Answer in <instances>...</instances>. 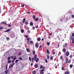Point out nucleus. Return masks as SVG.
Masks as SVG:
<instances>
[{"mask_svg":"<svg viewBox=\"0 0 74 74\" xmlns=\"http://www.w3.org/2000/svg\"><path fill=\"white\" fill-rule=\"evenodd\" d=\"M30 26H33V22H31L30 23Z\"/></svg>","mask_w":74,"mask_h":74,"instance_id":"obj_19","label":"nucleus"},{"mask_svg":"<svg viewBox=\"0 0 74 74\" xmlns=\"http://www.w3.org/2000/svg\"><path fill=\"white\" fill-rule=\"evenodd\" d=\"M62 70H64V67H62Z\"/></svg>","mask_w":74,"mask_h":74,"instance_id":"obj_46","label":"nucleus"},{"mask_svg":"<svg viewBox=\"0 0 74 74\" xmlns=\"http://www.w3.org/2000/svg\"><path fill=\"white\" fill-rule=\"evenodd\" d=\"M47 45H49L50 43L49 42H47Z\"/></svg>","mask_w":74,"mask_h":74,"instance_id":"obj_30","label":"nucleus"},{"mask_svg":"<svg viewBox=\"0 0 74 74\" xmlns=\"http://www.w3.org/2000/svg\"><path fill=\"white\" fill-rule=\"evenodd\" d=\"M33 60H34V58L33 57L32 58V63L33 62Z\"/></svg>","mask_w":74,"mask_h":74,"instance_id":"obj_34","label":"nucleus"},{"mask_svg":"<svg viewBox=\"0 0 74 74\" xmlns=\"http://www.w3.org/2000/svg\"><path fill=\"white\" fill-rule=\"evenodd\" d=\"M68 61L66 60V63L67 64L68 63Z\"/></svg>","mask_w":74,"mask_h":74,"instance_id":"obj_55","label":"nucleus"},{"mask_svg":"<svg viewBox=\"0 0 74 74\" xmlns=\"http://www.w3.org/2000/svg\"><path fill=\"white\" fill-rule=\"evenodd\" d=\"M27 43H28V44H30V41H28L27 42Z\"/></svg>","mask_w":74,"mask_h":74,"instance_id":"obj_28","label":"nucleus"},{"mask_svg":"<svg viewBox=\"0 0 74 74\" xmlns=\"http://www.w3.org/2000/svg\"><path fill=\"white\" fill-rule=\"evenodd\" d=\"M46 51L47 53H49V54L50 53V52H49V50H48V49H47Z\"/></svg>","mask_w":74,"mask_h":74,"instance_id":"obj_21","label":"nucleus"},{"mask_svg":"<svg viewBox=\"0 0 74 74\" xmlns=\"http://www.w3.org/2000/svg\"><path fill=\"white\" fill-rule=\"evenodd\" d=\"M47 59L48 60V59H49V54L47 55Z\"/></svg>","mask_w":74,"mask_h":74,"instance_id":"obj_20","label":"nucleus"},{"mask_svg":"<svg viewBox=\"0 0 74 74\" xmlns=\"http://www.w3.org/2000/svg\"><path fill=\"white\" fill-rule=\"evenodd\" d=\"M45 62L46 63H48V60H47V58L45 59Z\"/></svg>","mask_w":74,"mask_h":74,"instance_id":"obj_33","label":"nucleus"},{"mask_svg":"<svg viewBox=\"0 0 74 74\" xmlns=\"http://www.w3.org/2000/svg\"><path fill=\"white\" fill-rule=\"evenodd\" d=\"M24 6H25V5H21V7H24Z\"/></svg>","mask_w":74,"mask_h":74,"instance_id":"obj_51","label":"nucleus"},{"mask_svg":"<svg viewBox=\"0 0 74 74\" xmlns=\"http://www.w3.org/2000/svg\"><path fill=\"white\" fill-rule=\"evenodd\" d=\"M11 60H9L8 62V63H11Z\"/></svg>","mask_w":74,"mask_h":74,"instance_id":"obj_26","label":"nucleus"},{"mask_svg":"<svg viewBox=\"0 0 74 74\" xmlns=\"http://www.w3.org/2000/svg\"><path fill=\"white\" fill-rule=\"evenodd\" d=\"M11 29H7V30H6L5 31V32H10V31L11 30Z\"/></svg>","mask_w":74,"mask_h":74,"instance_id":"obj_6","label":"nucleus"},{"mask_svg":"<svg viewBox=\"0 0 74 74\" xmlns=\"http://www.w3.org/2000/svg\"><path fill=\"white\" fill-rule=\"evenodd\" d=\"M14 64H15V62H14L13 64H12V67H13V66L14 65Z\"/></svg>","mask_w":74,"mask_h":74,"instance_id":"obj_32","label":"nucleus"},{"mask_svg":"<svg viewBox=\"0 0 74 74\" xmlns=\"http://www.w3.org/2000/svg\"><path fill=\"white\" fill-rule=\"evenodd\" d=\"M11 59V58L10 57H8V60H9V59Z\"/></svg>","mask_w":74,"mask_h":74,"instance_id":"obj_41","label":"nucleus"},{"mask_svg":"<svg viewBox=\"0 0 74 74\" xmlns=\"http://www.w3.org/2000/svg\"><path fill=\"white\" fill-rule=\"evenodd\" d=\"M70 39L71 40H74V38L72 36H71V37H70Z\"/></svg>","mask_w":74,"mask_h":74,"instance_id":"obj_9","label":"nucleus"},{"mask_svg":"<svg viewBox=\"0 0 74 74\" xmlns=\"http://www.w3.org/2000/svg\"><path fill=\"white\" fill-rule=\"evenodd\" d=\"M7 66H8V65H7L6 66V69H7Z\"/></svg>","mask_w":74,"mask_h":74,"instance_id":"obj_62","label":"nucleus"},{"mask_svg":"<svg viewBox=\"0 0 74 74\" xmlns=\"http://www.w3.org/2000/svg\"><path fill=\"white\" fill-rule=\"evenodd\" d=\"M16 56H15L13 58V60H16Z\"/></svg>","mask_w":74,"mask_h":74,"instance_id":"obj_17","label":"nucleus"},{"mask_svg":"<svg viewBox=\"0 0 74 74\" xmlns=\"http://www.w3.org/2000/svg\"><path fill=\"white\" fill-rule=\"evenodd\" d=\"M52 59H53V57L52 56H51L50 58V60H52Z\"/></svg>","mask_w":74,"mask_h":74,"instance_id":"obj_35","label":"nucleus"},{"mask_svg":"<svg viewBox=\"0 0 74 74\" xmlns=\"http://www.w3.org/2000/svg\"><path fill=\"white\" fill-rule=\"evenodd\" d=\"M44 38H42V41H44Z\"/></svg>","mask_w":74,"mask_h":74,"instance_id":"obj_60","label":"nucleus"},{"mask_svg":"<svg viewBox=\"0 0 74 74\" xmlns=\"http://www.w3.org/2000/svg\"><path fill=\"white\" fill-rule=\"evenodd\" d=\"M18 59H20V60H22V58L21 57V58H19Z\"/></svg>","mask_w":74,"mask_h":74,"instance_id":"obj_37","label":"nucleus"},{"mask_svg":"<svg viewBox=\"0 0 74 74\" xmlns=\"http://www.w3.org/2000/svg\"><path fill=\"white\" fill-rule=\"evenodd\" d=\"M72 36L73 37H74V33H73L72 34Z\"/></svg>","mask_w":74,"mask_h":74,"instance_id":"obj_50","label":"nucleus"},{"mask_svg":"<svg viewBox=\"0 0 74 74\" xmlns=\"http://www.w3.org/2000/svg\"><path fill=\"white\" fill-rule=\"evenodd\" d=\"M11 67H12V64H11L10 66L9 67V69H10V68H11Z\"/></svg>","mask_w":74,"mask_h":74,"instance_id":"obj_36","label":"nucleus"},{"mask_svg":"<svg viewBox=\"0 0 74 74\" xmlns=\"http://www.w3.org/2000/svg\"><path fill=\"white\" fill-rule=\"evenodd\" d=\"M38 28V25H37L36 26V29H37Z\"/></svg>","mask_w":74,"mask_h":74,"instance_id":"obj_54","label":"nucleus"},{"mask_svg":"<svg viewBox=\"0 0 74 74\" xmlns=\"http://www.w3.org/2000/svg\"><path fill=\"white\" fill-rule=\"evenodd\" d=\"M27 51L29 52H30V49H29V48H27L26 49Z\"/></svg>","mask_w":74,"mask_h":74,"instance_id":"obj_15","label":"nucleus"},{"mask_svg":"<svg viewBox=\"0 0 74 74\" xmlns=\"http://www.w3.org/2000/svg\"><path fill=\"white\" fill-rule=\"evenodd\" d=\"M35 47L36 48H38L39 46L38 45V44L36 43L35 44Z\"/></svg>","mask_w":74,"mask_h":74,"instance_id":"obj_7","label":"nucleus"},{"mask_svg":"<svg viewBox=\"0 0 74 74\" xmlns=\"http://www.w3.org/2000/svg\"><path fill=\"white\" fill-rule=\"evenodd\" d=\"M11 24L9 25H8V27H11Z\"/></svg>","mask_w":74,"mask_h":74,"instance_id":"obj_49","label":"nucleus"},{"mask_svg":"<svg viewBox=\"0 0 74 74\" xmlns=\"http://www.w3.org/2000/svg\"><path fill=\"white\" fill-rule=\"evenodd\" d=\"M35 27H32V29H33V30H34V29H35Z\"/></svg>","mask_w":74,"mask_h":74,"instance_id":"obj_39","label":"nucleus"},{"mask_svg":"<svg viewBox=\"0 0 74 74\" xmlns=\"http://www.w3.org/2000/svg\"><path fill=\"white\" fill-rule=\"evenodd\" d=\"M30 42V43H31V44H33V41H31Z\"/></svg>","mask_w":74,"mask_h":74,"instance_id":"obj_58","label":"nucleus"},{"mask_svg":"<svg viewBox=\"0 0 74 74\" xmlns=\"http://www.w3.org/2000/svg\"><path fill=\"white\" fill-rule=\"evenodd\" d=\"M73 57V55H71L70 56V58H72Z\"/></svg>","mask_w":74,"mask_h":74,"instance_id":"obj_45","label":"nucleus"},{"mask_svg":"<svg viewBox=\"0 0 74 74\" xmlns=\"http://www.w3.org/2000/svg\"><path fill=\"white\" fill-rule=\"evenodd\" d=\"M70 67L71 68H72V67H73V65L72 64L70 65Z\"/></svg>","mask_w":74,"mask_h":74,"instance_id":"obj_29","label":"nucleus"},{"mask_svg":"<svg viewBox=\"0 0 74 74\" xmlns=\"http://www.w3.org/2000/svg\"><path fill=\"white\" fill-rule=\"evenodd\" d=\"M45 70L44 69H41L40 70V73L41 74H43L44 73V72L43 71H44V70Z\"/></svg>","mask_w":74,"mask_h":74,"instance_id":"obj_2","label":"nucleus"},{"mask_svg":"<svg viewBox=\"0 0 74 74\" xmlns=\"http://www.w3.org/2000/svg\"><path fill=\"white\" fill-rule=\"evenodd\" d=\"M40 69H45V67L44 66L43 67V66H42V65H41L40 66Z\"/></svg>","mask_w":74,"mask_h":74,"instance_id":"obj_5","label":"nucleus"},{"mask_svg":"<svg viewBox=\"0 0 74 74\" xmlns=\"http://www.w3.org/2000/svg\"><path fill=\"white\" fill-rule=\"evenodd\" d=\"M21 53H18V55H19L20 56H21Z\"/></svg>","mask_w":74,"mask_h":74,"instance_id":"obj_43","label":"nucleus"},{"mask_svg":"<svg viewBox=\"0 0 74 74\" xmlns=\"http://www.w3.org/2000/svg\"><path fill=\"white\" fill-rule=\"evenodd\" d=\"M33 18L34 20H35V22H37L38 21V17H37L36 18V16H35V15H34L33 16Z\"/></svg>","mask_w":74,"mask_h":74,"instance_id":"obj_1","label":"nucleus"},{"mask_svg":"<svg viewBox=\"0 0 74 74\" xmlns=\"http://www.w3.org/2000/svg\"><path fill=\"white\" fill-rule=\"evenodd\" d=\"M25 21H26V18H24L23 21V23H25Z\"/></svg>","mask_w":74,"mask_h":74,"instance_id":"obj_11","label":"nucleus"},{"mask_svg":"<svg viewBox=\"0 0 74 74\" xmlns=\"http://www.w3.org/2000/svg\"><path fill=\"white\" fill-rule=\"evenodd\" d=\"M70 62H71V60H69L68 61V63H70Z\"/></svg>","mask_w":74,"mask_h":74,"instance_id":"obj_47","label":"nucleus"},{"mask_svg":"<svg viewBox=\"0 0 74 74\" xmlns=\"http://www.w3.org/2000/svg\"><path fill=\"white\" fill-rule=\"evenodd\" d=\"M33 74H36V71H33Z\"/></svg>","mask_w":74,"mask_h":74,"instance_id":"obj_14","label":"nucleus"},{"mask_svg":"<svg viewBox=\"0 0 74 74\" xmlns=\"http://www.w3.org/2000/svg\"><path fill=\"white\" fill-rule=\"evenodd\" d=\"M35 68H37L38 67V64H36L35 65Z\"/></svg>","mask_w":74,"mask_h":74,"instance_id":"obj_16","label":"nucleus"},{"mask_svg":"<svg viewBox=\"0 0 74 74\" xmlns=\"http://www.w3.org/2000/svg\"><path fill=\"white\" fill-rule=\"evenodd\" d=\"M37 58V54H36L34 56V60H36V59Z\"/></svg>","mask_w":74,"mask_h":74,"instance_id":"obj_4","label":"nucleus"},{"mask_svg":"<svg viewBox=\"0 0 74 74\" xmlns=\"http://www.w3.org/2000/svg\"><path fill=\"white\" fill-rule=\"evenodd\" d=\"M29 40H30V38H27V41H29Z\"/></svg>","mask_w":74,"mask_h":74,"instance_id":"obj_42","label":"nucleus"},{"mask_svg":"<svg viewBox=\"0 0 74 74\" xmlns=\"http://www.w3.org/2000/svg\"><path fill=\"white\" fill-rule=\"evenodd\" d=\"M72 44H74V39H73V40H72Z\"/></svg>","mask_w":74,"mask_h":74,"instance_id":"obj_38","label":"nucleus"},{"mask_svg":"<svg viewBox=\"0 0 74 74\" xmlns=\"http://www.w3.org/2000/svg\"><path fill=\"white\" fill-rule=\"evenodd\" d=\"M69 73V72L68 71H66L65 73V74H68Z\"/></svg>","mask_w":74,"mask_h":74,"instance_id":"obj_23","label":"nucleus"},{"mask_svg":"<svg viewBox=\"0 0 74 74\" xmlns=\"http://www.w3.org/2000/svg\"><path fill=\"white\" fill-rule=\"evenodd\" d=\"M6 40L7 41H9L10 40V38L8 37H6Z\"/></svg>","mask_w":74,"mask_h":74,"instance_id":"obj_18","label":"nucleus"},{"mask_svg":"<svg viewBox=\"0 0 74 74\" xmlns=\"http://www.w3.org/2000/svg\"><path fill=\"white\" fill-rule=\"evenodd\" d=\"M68 60H69V58H66V60H68Z\"/></svg>","mask_w":74,"mask_h":74,"instance_id":"obj_59","label":"nucleus"},{"mask_svg":"<svg viewBox=\"0 0 74 74\" xmlns=\"http://www.w3.org/2000/svg\"><path fill=\"white\" fill-rule=\"evenodd\" d=\"M3 29V27L1 26L0 27V30H1Z\"/></svg>","mask_w":74,"mask_h":74,"instance_id":"obj_25","label":"nucleus"},{"mask_svg":"<svg viewBox=\"0 0 74 74\" xmlns=\"http://www.w3.org/2000/svg\"><path fill=\"white\" fill-rule=\"evenodd\" d=\"M27 14H30V13L29 12H27Z\"/></svg>","mask_w":74,"mask_h":74,"instance_id":"obj_61","label":"nucleus"},{"mask_svg":"<svg viewBox=\"0 0 74 74\" xmlns=\"http://www.w3.org/2000/svg\"><path fill=\"white\" fill-rule=\"evenodd\" d=\"M25 37L26 38H28V37H29V36H28V35H26L25 36Z\"/></svg>","mask_w":74,"mask_h":74,"instance_id":"obj_44","label":"nucleus"},{"mask_svg":"<svg viewBox=\"0 0 74 74\" xmlns=\"http://www.w3.org/2000/svg\"><path fill=\"white\" fill-rule=\"evenodd\" d=\"M18 61H19V60H16L15 61V63H17L18 62Z\"/></svg>","mask_w":74,"mask_h":74,"instance_id":"obj_22","label":"nucleus"},{"mask_svg":"<svg viewBox=\"0 0 74 74\" xmlns=\"http://www.w3.org/2000/svg\"><path fill=\"white\" fill-rule=\"evenodd\" d=\"M37 40L38 41H40V40H41V38L40 37H38L37 39Z\"/></svg>","mask_w":74,"mask_h":74,"instance_id":"obj_10","label":"nucleus"},{"mask_svg":"<svg viewBox=\"0 0 74 74\" xmlns=\"http://www.w3.org/2000/svg\"><path fill=\"white\" fill-rule=\"evenodd\" d=\"M74 15H73L72 16V18H74Z\"/></svg>","mask_w":74,"mask_h":74,"instance_id":"obj_53","label":"nucleus"},{"mask_svg":"<svg viewBox=\"0 0 74 74\" xmlns=\"http://www.w3.org/2000/svg\"><path fill=\"white\" fill-rule=\"evenodd\" d=\"M62 51H63V52H66V49L63 48L62 49Z\"/></svg>","mask_w":74,"mask_h":74,"instance_id":"obj_8","label":"nucleus"},{"mask_svg":"<svg viewBox=\"0 0 74 74\" xmlns=\"http://www.w3.org/2000/svg\"><path fill=\"white\" fill-rule=\"evenodd\" d=\"M14 57L13 56H11V58L12 59H13V57Z\"/></svg>","mask_w":74,"mask_h":74,"instance_id":"obj_64","label":"nucleus"},{"mask_svg":"<svg viewBox=\"0 0 74 74\" xmlns=\"http://www.w3.org/2000/svg\"><path fill=\"white\" fill-rule=\"evenodd\" d=\"M60 58L61 59H63V57L62 56H61Z\"/></svg>","mask_w":74,"mask_h":74,"instance_id":"obj_52","label":"nucleus"},{"mask_svg":"<svg viewBox=\"0 0 74 74\" xmlns=\"http://www.w3.org/2000/svg\"><path fill=\"white\" fill-rule=\"evenodd\" d=\"M3 24H5V25H7V23H6V22L3 21Z\"/></svg>","mask_w":74,"mask_h":74,"instance_id":"obj_27","label":"nucleus"},{"mask_svg":"<svg viewBox=\"0 0 74 74\" xmlns=\"http://www.w3.org/2000/svg\"><path fill=\"white\" fill-rule=\"evenodd\" d=\"M25 25H27V24H28V23H27V22L26 21L25 22Z\"/></svg>","mask_w":74,"mask_h":74,"instance_id":"obj_40","label":"nucleus"},{"mask_svg":"<svg viewBox=\"0 0 74 74\" xmlns=\"http://www.w3.org/2000/svg\"><path fill=\"white\" fill-rule=\"evenodd\" d=\"M55 54V52L54 51L53 53V55H54Z\"/></svg>","mask_w":74,"mask_h":74,"instance_id":"obj_57","label":"nucleus"},{"mask_svg":"<svg viewBox=\"0 0 74 74\" xmlns=\"http://www.w3.org/2000/svg\"><path fill=\"white\" fill-rule=\"evenodd\" d=\"M29 60L30 61H31V60H32V58H31V57H29Z\"/></svg>","mask_w":74,"mask_h":74,"instance_id":"obj_31","label":"nucleus"},{"mask_svg":"<svg viewBox=\"0 0 74 74\" xmlns=\"http://www.w3.org/2000/svg\"><path fill=\"white\" fill-rule=\"evenodd\" d=\"M67 45V43H65V47H66Z\"/></svg>","mask_w":74,"mask_h":74,"instance_id":"obj_56","label":"nucleus"},{"mask_svg":"<svg viewBox=\"0 0 74 74\" xmlns=\"http://www.w3.org/2000/svg\"><path fill=\"white\" fill-rule=\"evenodd\" d=\"M35 60L36 62H38L39 61V59H38V58H37Z\"/></svg>","mask_w":74,"mask_h":74,"instance_id":"obj_12","label":"nucleus"},{"mask_svg":"<svg viewBox=\"0 0 74 74\" xmlns=\"http://www.w3.org/2000/svg\"><path fill=\"white\" fill-rule=\"evenodd\" d=\"M21 32L22 33H23V32H24V30H23V29H21Z\"/></svg>","mask_w":74,"mask_h":74,"instance_id":"obj_24","label":"nucleus"},{"mask_svg":"<svg viewBox=\"0 0 74 74\" xmlns=\"http://www.w3.org/2000/svg\"><path fill=\"white\" fill-rule=\"evenodd\" d=\"M33 55H35V54H36V51H35L34 50H33Z\"/></svg>","mask_w":74,"mask_h":74,"instance_id":"obj_13","label":"nucleus"},{"mask_svg":"<svg viewBox=\"0 0 74 74\" xmlns=\"http://www.w3.org/2000/svg\"><path fill=\"white\" fill-rule=\"evenodd\" d=\"M69 55H70V52L69 51H68L66 53V56H69Z\"/></svg>","mask_w":74,"mask_h":74,"instance_id":"obj_3","label":"nucleus"},{"mask_svg":"<svg viewBox=\"0 0 74 74\" xmlns=\"http://www.w3.org/2000/svg\"><path fill=\"white\" fill-rule=\"evenodd\" d=\"M13 62H14V60H12V63H13Z\"/></svg>","mask_w":74,"mask_h":74,"instance_id":"obj_63","label":"nucleus"},{"mask_svg":"<svg viewBox=\"0 0 74 74\" xmlns=\"http://www.w3.org/2000/svg\"><path fill=\"white\" fill-rule=\"evenodd\" d=\"M27 32L28 33H30V31L29 30H28Z\"/></svg>","mask_w":74,"mask_h":74,"instance_id":"obj_48","label":"nucleus"}]
</instances>
